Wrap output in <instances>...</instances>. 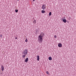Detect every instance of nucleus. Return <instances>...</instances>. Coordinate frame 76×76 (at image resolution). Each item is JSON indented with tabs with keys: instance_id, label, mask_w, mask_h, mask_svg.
Returning <instances> with one entry per match:
<instances>
[{
	"instance_id": "1",
	"label": "nucleus",
	"mask_w": 76,
	"mask_h": 76,
	"mask_svg": "<svg viewBox=\"0 0 76 76\" xmlns=\"http://www.w3.org/2000/svg\"><path fill=\"white\" fill-rule=\"evenodd\" d=\"M44 32H41L40 35L38 37V41L39 42H42L43 41V38L44 36Z\"/></svg>"
},
{
	"instance_id": "2",
	"label": "nucleus",
	"mask_w": 76,
	"mask_h": 76,
	"mask_svg": "<svg viewBox=\"0 0 76 76\" xmlns=\"http://www.w3.org/2000/svg\"><path fill=\"white\" fill-rule=\"evenodd\" d=\"M28 53V50L27 49H25L24 50V51L22 53V55L25 54L26 55Z\"/></svg>"
},
{
	"instance_id": "3",
	"label": "nucleus",
	"mask_w": 76,
	"mask_h": 76,
	"mask_svg": "<svg viewBox=\"0 0 76 76\" xmlns=\"http://www.w3.org/2000/svg\"><path fill=\"white\" fill-rule=\"evenodd\" d=\"M43 10H45L46 9V5L45 4H43L42 7Z\"/></svg>"
},
{
	"instance_id": "4",
	"label": "nucleus",
	"mask_w": 76,
	"mask_h": 76,
	"mask_svg": "<svg viewBox=\"0 0 76 76\" xmlns=\"http://www.w3.org/2000/svg\"><path fill=\"white\" fill-rule=\"evenodd\" d=\"M4 66L3 65H2L1 66V71H4Z\"/></svg>"
},
{
	"instance_id": "5",
	"label": "nucleus",
	"mask_w": 76,
	"mask_h": 76,
	"mask_svg": "<svg viewBox=\"0 0 76 76\" xmlns=\"http://www.w3.org/2000/svg\"><path fill=\"white\" fill-rule=\"evenodd\" d=\"M58 46L59 47H62V44L61 43H60L58 45Z\"/></svg>"
},
{
	"instance_id": "6",
	"label": "nucleus",
	"mask_w": 76,
	"mask_h": 76,
	"mask_svg": "<svg viewBox=\"0 0 76 76\" xmlns=\"http://www.w3.org/2000/svg\"><path fill=\"white\" fill-rule=\"evenodd\" d=\"M37 60L39 61V56H37Z\"/></svg>"
},
{
	"instance_id": "7",
	"label": "nucleus",
	"mask_w": 76,
	"mask_h": 76,
	"mask_svg": "<svg viewBox=\"0 0 76 76\" xmlns=\"http://www.w3.org/2000/svg\"><path fill=\"white\" fill-rule=\"evenodd\" d=\"M25 62H28V58H27L26 59H25L24 61Z\"/></svg>"
},
{
	"instance_id": "8",
	"label": "nucleus",
	"mask_w": 76,
	"mask_h": 76,
	"mask_svg": "<svg viewBox=\"0 0 76 76\" xmlns=\"http://www.w3.org/2000/svg\"><path fill=\"white\" fill-rule=\"evenodd\" d=\"M33 22L34 24H35V23H36V20H35L34 19V20H33Z\"/></svg>"
},
{
	"instance_id": "9",
	"label": "nucleus",
	"mask_w": 76,
	"mask_h": 76,
	"mask_svg": "<svg viewBox=\"0 0 76 76\" xmlns=\"http://www.w3.org/2000/svg\"><path fill=\"white\" fill-rule=\"evenodd\" d=\"M63 21L64 23H66V19H64L63 20Z\"/></svg>"
},
{
	"instance_id": "10",
	"label": "nucleus",
	"mask_w": 76,
	"mask_h": 76,
	"mask_svg": "<svg viewBox=\"0 0 76 76\" xmlns=\"http://www.w3.org/2000/svg\"><path fill=\"white\" fill-rule=\"evenodd\" d=\"M26 57V55L25 54H23L22 55V57L23 58H24Z\"/></svg>"
},
{
	"instance_id": "11",
	"label": "nucleus",
	"mask_w": 76,
	"mask_h": 76,
	"mask_svg": "<svg viewBox=\"0 0 76 76\" xmlns=\"http://www.w3.org/2000/svg\"><path fill=\"white\" fill-rule=\"evenodd\" d=\"M42 13H45V11L44 10H42Z\"/></svg>"
},
{
	"instance_id": "12",
	"label": "nucleus",
	"mask_w": 76,
	"mask_h": 76,
	"mask_svg": "<svg viewBox=\"0 0 76 76\" xmlns=\"http://www.w3.org/2000/svg\"><path fill=\"white\" fill-rule=\"evenodd\" d=\"M48 59L49 60H52V58L51 57H50Z\"/></svg>"
},
{
	"instance_id": "13",
	"label": "nucleus",
	"mask_w": 76,
	"mask_h": 76,
	"mask_svg": "<svg viewBox=\"0 0 76 76\" xmlns=\"http://www.w3.org/2000/svg\"><path fill=\"white\" fill-rule=\"evenodd\" d=\"M15 12L16 13H17L18 12V10H15Z\"/></svg>"
},
{
	"instance_id": "14",
	"label": "nucleus",
	"mask_w": 76,
	"mask_h": 76,
	"mask_svg": "<svg viewBox=\"0 0 76 76\" xmlns=\"http://www.w3.org/2000/svg\"><path fill=\"white\" fill-rule=\"evenodd\" d=\"M51 12H50L49 13V16H51Z\"/></svg>"
},
{
	"instance_id": "15",
	"label": "nucleus",
	"mask_w": 76,
	"mask_h": 76,
	"mask_svg": "<svg viewBox=\"0 0 76 76\" xmlns=\"http://www.w3.org/2000/svg\"><path fill=\"white\" fill-rule=\"evenodd\" d=\"M25 41L26 42H28V39H26V40H25Z\"/></svg>"
},
{
	"instance_id": "16",
	"label": "nucleus",
	"mask_w": 76,
	"mask_h": 76,
	"mask_svg": "<svg viewBox=\"0 0 76 76\" xmlns=\"http://www.w3.org/2000/svg\"><path fill=\"white\" fill-rule=\"evenodd\" d=\"M46 73L48 75H49V72H48V71L46 72Z\"/></svg>"
},
{
	"instance_id": "17",
	"label": "nucleus",
	"mask_w": 76,
	"mask_h": 76,
	"mask_svg": "<svg viewBox=\"0 0 76 76\" xmlns=\"http://www.w3.org/2000/svg\"><path fill=\"white\" fill-rule=\"evenodd\" d=\"M54 38H57V36L55 35L54 36Z\"/></svg>"
},
{
	"instance_id": "18",
	"label": "nucleus",
	"mask_w": 76,
	"mask_h": 76,
	"mask_svg": "<svg viewBox=\"0 0 76 76\" xmlns=\"http://www.w3.org/2000/svg\"><path fill=\"white\" fill-rule=\"evenodd\" d=\"M0 37H1V38H2V37H3V35L1 34Z\"/></svg>"
},
{
	"instance_id": "19",
	"label": "nucleus",
	"mask_w": 76,
	"mask_h": 76,
	"mask_svg": "<svg viewBox=\"0 0 76 76\" xmlns=\"http://www.w3.org/2000/svg\"><path fill=\"white\" fill-rule=\"evenodd\" d=\"M15 39H18V38H17V37H15Z\"/></svg>"
},
{
	"instance_id": "20",
	"label": "nucleus",
	"mask_w": 76,
	"mask_h": 76,
	"mask_svg": "<svg viewBox=\"0 0 76 76\" xmlns=\"http://www.w3.org/2000/svg\"><path fill=\"white\" fill-rule=\"evenodd\" d=\"M35 0H33V1H34Z\"/></svg>"
},
{
	"instance_id": "21",
	"label": "nucleus",
	"mask_w": 76,
	"mask_h": 76,
	"mask_svg": "<svg viewBox=\"0 0 76 76\" xmlns=\"http://www.w3.org/2000/svg\"><path fill=\"white\" fill-rule=\"evenodd\" d=\"M18 0V1H19V0Z\"/></svg>"
}]
</instances>
